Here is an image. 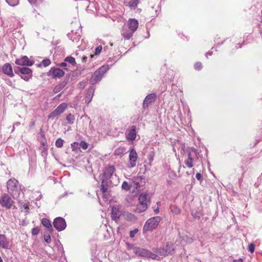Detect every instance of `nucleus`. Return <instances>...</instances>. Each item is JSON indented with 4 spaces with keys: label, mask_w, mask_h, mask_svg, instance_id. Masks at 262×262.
Returning a JSON list of instances; mask_svg holds the SVG:
<instances>
[{
    "label": "nucleus",
    "mask_w": 262,
    "mask_h": 262,
    "mask_svg": "<svg viewBox=\"0 0 262 262\" xmlns=\"http://www.w3.org/2000/svg\"><path fill=\"white\" fill-rule=\"evenodd\" d=\"M120 216V213L117 207H113L112 209L111 217L112 220L117 221Z\"/></svg>",
    "instance_id": "f3484780"
},
{
    "label": "nucleus",
    "mask_w": 262,
    "mask_h": 262,
    "mask_svg": "<svg viewBox=\"0 0 262 262\" xmlns=\"http://www.w3.org/2000/svg\"><path fill=\"white\" fill-rule=\"evenodd\" d=\"M149 201L148 199V195L145 193H142L139 197V203L147 204V202Z\"/></svg>",
    "instance_id": "5701e85b"
},
{
    "label": "nucleus",
    "mask_w": 262,
    "mask_h": 262,
    "mask_svg": "<svg viewBox=\"0 0 262 262\" xmlns=\"http://www.w3.org/2000/svg\"><path fill=\"white\" fill-rule=\"evenodd\" d=\"M67 120L70 124H73L74 123V121L75 120L74 116L72 115L71 114H69L66 117Z\"/></svg>",
    "instance_id": "c756f323"
},
{
    "label": "nucleus",
    "mask_w": 262,
    "mask_h": 262,
    "mask_svg": "<svg viewBox=\"0 0 262 262\" xmlns=\"http://www.w3.org/2000/svg\"><path fill=\"white\" fill-rule=\"evenodd\" d=\"M139 181H141V179L139 177L134 178L130 184V186L136 189L140 188L141 185Z\"/></svg>",
    "instance_id": "412c9836"
},
{
    "label": "nucleus",
    "mask_w": 262,
    "mask_h": 262,
    "mask_svg": "<svg viewBox=\"0 0 262 262\" xmlns=\"http://www.w3.org/2000/svg\"><path fill=\"white\" fill-rule=\"evenodd\" d=\"M208 55H211V53L210 52H208V53H206V56L207 57Z\"/></svg>",
    "instance_id": "052dcab7"
},
{
    "label": "nucleus",
    "mask_w": 262,
    "mask_h": 262,
    "mask_svg": "<svg viewBox=\"0 0 262 262\" xmlns=\"http://www.w3.org/2000/svg\"><path fill=\"white\" fill-rule=\"evenodd\" d=\"M15 62L17 65L27 66H31L34 63L33 61L30 60L29 58L26 56H24L19 59H16Z\"/></svg>",
    "instance_id": "1a4fd4ad"
},
{
    "label": "nucleus",
    "mask_w": 262,
    "mask_h": 262,
    "mask_svg": "<svg viewBox=\"0 0 262 262\" xmlns=\"http://www.w3.org/2000/svg\"><path fill=\"white\" fill-rule=\"evenodd\" d=\"M147 208V204L139 203V205L137 207V210L139 212H143L146 210Z\"/></svg>",
    "instance_id": "bb28decb"
},
{
    "label": "nucleus",
    "mask_w": 262,
    "mask_h": 262,
    "mask_svg": "<svg viewBox=\"0 0 262 262\" xmlns=\"http://www.w3.org/2000/svg\"><path fill=\"white\" fill-rule=\"evenodd\" d=\"M122 152H123V148H118L115 150V153L118 155Z\"/></svg>",
    "instance_id": "864d4df0"
},
{
    "label": "nucleus",
    "mask_w": 262,
    "mask_h": 262,
    "mask_svg": "<svg viewBox=\"0 0 262 262\" xmlns=\"http://www.w3.org/2000/svg\"><path fill=\"white\" fill-rule=\"evenodd\" d=\"M64 61L71 63L72 65H75L76 64L75 59L74 57L71 56L67 57L65 58Z\"/></svg>",
    "instance_id": "c85d7f7f"
},
{
    "label": "nucleus",
    "mask_w": 262,
    "mask_h": 262,
    "mask_svg": "<svg viewBox=\"0 0 262 262\" xmlns=\"http://www.w3.org/2000/svg\"><path fill=\"white\" fill-rule=\"evenodd\" d=\"M3 73L10 77L14 76L12 67L9 63H5L3 65L2 68Z\"/></svg>",
    "instance_id": "f8f14e48"
},
{
    "label": "nucleus",
    "mask_w": 262,
    "mask_h": 262,
    "mask_svg": "<svg viewBox=\"0 0 262 262\" xmlns=\"http://www.w3.org/2000/svg\"><path fill=\"white\" fill-rule=\"evenodd\" d=\"M93 56H94V55H91V58H93Z\"/></svg>",
    "instance_id": "69168bd1"
},
{
    "label": "nucleus",
    "mask_w": 262,
    "mask_h": 262,
    "mask_svg": "<svg viewBox=\"0 0 262 262\" xmlns=\"http://www.w3.org/2000/svg\"><path fill=\"white\" fill-rule=\"evenodd\" d=\"M132 249L133 253L138 256L144 257L146 258H147L148 256L149 250L146 249L138 247H134Z\"/></svg>",
    "instance_id": "6e6552de"
},
{
    "label": "nucleus",
    "mask_w": 262,
    "mask_h": 262,
    "mask_svg": "<svg viewBox=\"0 0 262 262\" xmlns=\"http://www.w3.org/2000/svg\"><path fill=\"white\" fill-rule=\"evenodd\" d=\"M102 50V46H99L95 49V55H99Z\"/></svg>",
    "instance_id": "37998d69"
},
{
    "label": "nucleus",
    "mask_w": 262,
    "mask_h": 262,
    "mask_svg": "<svg viewBox=\"0 0 262 262\" xmlns=\"http://www.w3.org/2000/svg\"><path fill=\"white\" fill-rule=\"evenodd\" d=\"M42 63L43 64L44 67H46L50 65V64L51 63V61H50V59H43L42 61Z\"/></svg>",
    "instance_id": "c03bdc74"
},
{
    "label": "nucleus",
    "mask_w": 262,
    "mask_h": 262,
    "mask_svg": "<svg viewBox=\"0 0 262 262\" xmlns=\"http://www.w3.org/2000/svg\"><path fill=\"white\" fill-rule=\"evenodd\" d=\"M134 32L130 29L128 30L126 28H123L121 32V34L125 39H129L133 36Z\"/></svg>",
    "instance_id": "a211bd4d"
},
{
    "label": "nucleus",
    "mask_w": 262,
    "mask_h": 262,
    "mask_svg": "<svg viewBox=\"0 0 262 262\" xmlns=\"http://www.w3.org/2000/svg\"><path fill=\"white\" fill-rule=\"evenodd\" d=\"M195 178L198 180H202V174L200 173H197L195 175Z\"/></svg>",
    "instance_id": "3c124183"
},
{
    "label": "nucleus",
    "mask_w": 262,
    "mask_h": 262,
    "mask_svg": "<svg viewBox=\"0 0 262 262\" xmlns=\"http://www.w3.org/2000/svg\"><path fill=\"white\" fill-rule=\"evenodd\" d=\"M139 0H125L124 4L131 9H135L139 4Z\"/></svg>",
    "instance_id": "aec40b11"
},
{
    "label": "nucleus",
    "mask_w": 262,
    "mask_h": 262,
    "mask_svg": "<svg viewBox=\"0 0 262 262\" xmlns=\"http://www.w3.org/2000/svg\"><path fill=\"white\" fill-rule=\"evenodd\" d=\"M68 79H66L56 85L53 89V92L56 94L62 90L67 84Z\"/></svg>",
    "instance_id": "dca6fc26"
},
{
    "label": "nucleus",
    "mask_w": 262,
    "mask_h": 262,
    "mask_svg": "<svg viewBox=\"0 0 262 262\" xmlns=\"http://www.w3.org/2000/svg\"><path fill=\"white\" fill-rule=\"evenodd\" d=\"M79 143L77 142H75L71 144V147L73 150L76 149Z\"/></svg>",
    "instance_id": "09e8293b"
},
{
    "label": "nucleus",
    "mask_w": 262,
    "mask_h": 262,
    "mask_svg": "<svg viewBox=\"0 0 262 262\" xmlns=\"http://www.w3.org/2000/svg\"><path fill=\"white\" fill-rule=\"evenodd\" d=\"M39 232L38 227H35L32 229V234L34 235H37Z\"/></svg>",
    "instance_id": "a18cd8bd"
},
{
    "label": "nucleus",
    "mask_w": 262,
    "mask_h": 262,
    "mask_svg": "<svg viewBox=\"0 0 262 262\" xmlns=\"http://www.w3.org/2000/svg\"><path fill=\"white\" fill-rule=\"evenodd\" d=\"M128 27L132 32H134L138 27V21L136 19H129Z\"/></svg>",
    "instance_id": "4468645a"
},
{
    "label": "nucleus",
    "mask_w": 262,
    "mask_h": 262,
    "mask_svg": "<svg viewBox=\"0 0 262 262\" xmlns=\"http://www.w3.org/2000/svg\"><path fill=\"white\" fill-rule=\"evenodd\" d=\"M32 75H27L26 76H21V78L25 80V81H28L30 78L31 77Z\"/></svg>",
    "instance_id": "de8ad7c7"
},
{
    "label": "nucleus",
    "mask_w": 262,
    "mask_h": 262,
    "mask_svg": "<svg viewBox=\"0 0 262 262\" xmlns=\"http://www.w3.org/2000/svg\"><path fill=\"white\" fill-rule=\"evenodd\" d=\"M53 226L57 231H61L66 228L67 224L64 219L58 217L54 219Z\"/></svg>",
    "instance_id": "0eeeda50"
},
{
    "label": "nucleus",
    "mask_w": 262,
    "mask_h": 262,
    "mask_svg": "<svg viewBox=\"0 0 262 262\" xmlns=\"http://www.w3.org/2000/svg\"><path fill=\"white\" fill-rule=\"evenodd\" d=\"M188 166V167H192L193 166V165H187Z\"/></svg>",
    "instance_id": "680f3d73"
},
{
    "label": "nucleus",
    "mask_w": 262,
    "mask_h": 262,
    "mask_svg": "<svg viewBox=\"0 0 262 262\" xmlns=\"http://www.w3.org/2000/svg\"><path fill=\"white\" fill-rule=\"evenodd\" d=\"M6 2L11 6L14 7L18 4V0H6Z\"/></svg>",
    "instance_id": "7c9ffc66"
},
{
    "label": "nucleus",
    "mask_w": 262,
    "mask_h": 262,
    "mask_svg": "<svg viewBox=\"0 0 262 262\" xmlns=\"http://www.w3.org/2000/svg\"><path fill=\"white\" fill-rule=\"evenodd\" d=\"M194 68L196 70H200L202 68V64L201 62H196L194 64Z\"/></svg>",
    "instance_id": "49530a36"
},
{
    "label": "nucleus",
    "mask_w": 262,
    "mask_h": 262,
    "mask_svg": "<svg viewBox=\"0 0 262 262\" xmlns=\"http://www.w3.org/2000/svg\"><path fill=\"white\" fill-rule=\"evenodd\" d=\"M18 68H20L19 67H16L14 68V72L15 73L17 74L18 72H20Z\"/></svg>",
    "instance_id": "5fc2aeb1"
},
{
    "label": "nucleus",
    "mask_w": 262,
    "mask_h": 262,
    "mask_svg": "<svg viewBox=\"0 0 262 262\" xmlns=\"http://www.w3.org/2000/svg\"><path fill=\"white\" fill-rule=\"evenodd\" d=\"M135 165H134V164L131 165V166H130L129 167H130V168L133 167H134Z\"/></svg>",
    "instance_id": "e2e57ef3"
},
{
    "label": "nucleus",
    "mask_w": 262,
    "mask_h": 262,
    "mask_svg": "<svg viewBox=\"0 0 262 262\" xmlns=\"http://www.w3.org/2000/svg\"><path fill=\"white\" fill-rule=\"evenodd\" d=\"M44 239L48 244L51 243V236L49 233H44Z\"/></svg>",
    "instance_id": "e433bc0d"
},
{
    "label": "nucleus",
    "mask_w": 262,
    "mask_h": 262,
    "mask_svg": "<svg viewBox=\"0 0 262 262\" xmlns=\"http://www.w3.org/2000/svg\"><path fill=\"white\" fill-rule=\"evenodd\" d=\"M20 125V123H19V122H17L15 123L14 124V125H13V128H14V126H15V125L18 126V125Z\"/></svg>",
    "instance_id": "13d9d810"
},
{
    "label": "nucleus",
    "mask_w": 262,
    "mask_h": 262,
    "mask_svg": "<svg viewBox=\"0 0 262 262\" xmlns=\"http://www.w3.org/2000/svg\"><path fill=\"white\" fill-rule=\"evenodd\" d=\"M124 215L129 220H132V219L134 218V215L128 212H125Z\"/></svg>",
    "instance_id": "58836bf2"
},
{
    "label": "nucleus",
    "mask_w": 262,
    "mask_h": 262,
    "mask_svg": "<svg viewBox=\"0 0 262 262\" xmlns=\"http://www.w3.org/2000/svg\"><path fill=\"white\" fill-rule=\"evenodd\" d=\"M136 127H135V126H133L127 136V139L128 140L133 141L136 139Z\"/></svg>",
    "instance_id": "4be33fe9"
},
{
    "label": "nucleus",
    "mask_w": 262,
    "mask_h": 262,
    "mask_svg": "<svg viewBox=\"0 0 262 262\" xmlns=\"http://www.w3.org/2000/svg\"><path fill=\"white\" fill-rule=\"evenodd\" d=\"M188 159L186 162V164H192V163L193 162V158L192 157L191 154L189 153L187 155Z\"/></svg>",
    "instance_id": "4c0bfd02"
},
{
    "label": "nucleus",
    "mask_w": 262,
    "mask_h": 262,
    "mask_svg": "<svg viewBox=\"0 0 262 262\" xmlns=\"http://www.w3.org/2000/svg\"><path fill=\"white\" fill-rule=\"evenodd\" d=\"M58 115H59V114L57 113L56 111L55 110L49 115L48 118L49 119H53L55 117L58 116Z\"/></svg>",
    "instance_id": "f704fd0d"
},
{
    "label": "nucleus",
    "mask_w": 262,
    "mask_h": 262,
    "mask_svg": "<svg viewBox=\"0 0 262 262\" xmlns=\"http://www.w3.org/2000/svg\"><path fill=\"white\" fill-rule=\"evenodd\" d=\"M60 67H62L63 68H64L65 69H67L66 67L67 66V62H62L59 64Z\"/></svg>",
    "instance_id": "603ef678"
},
{
    "label": "nucleus",
    "mask_w": 262,
    "mask_h": 262,
    "mask_svg": "<svg viewBox=\"0 0 262 262\" xmlns=\"http://www.w3.org/2000/svg\"><path fill=\"white\" fill-rule=\"evenodd\" d=\"M154 212L155 213L158 214L159 212V208H157V209H155Z\"/></svg>",
    "instance_id": "6e6d98bb"
},
{
    "label": "nucleus",
    "mask_w": 262,
    "mask_h": 262,
    "mask_svg": "<svg viewBox=\"0 0 262 262\" xmlns=\"http://www.w3.org/2000/svg\"><path fill=\"white\" fill-rule=\"evenodd\" d=\"M8 192L14 198L17 199L20 192V188L18 182L15 179H9L7 183Z\"/></svg>",
    "instance_id": "f03ea898"
},
{
    "label": "nucleus",
    "mask_w": 262,
    "mask_h": 262,
    "mask_svg": "<svg viewBox=\"0 0 262 262\" xmlns=\"http://www.w3.org/2000/svg\"><path fill=\"white\" fill-rule=\"evenodd\" d=\"M147 258H151L152 259L159 260L160 257L158 254H156L155 253H152L149 250L148 253V256Z\"/></svg>",
    "instance_id": "cd10ccee"
},
{
    "label": "nucleus",
    "mask_w": 262,
    "mask_h": 262,
    "mask_svg": "<svg viewBox=\"0 0 262 262\" xmlns=\"http://www.w3.org/2000/svg\"><path fill=\"white\" fill-rule=\"evenodd\" d=\"M137 154L134 149H132L129 153V159L132 162H135L137 160Z\"/></svg>",
    "instance_id": "393cba45"
},
{
    "label": "nucleus",
    "mask_w": 262,
    "mask_h": 262,
    "mask_svg": "<svg viewBox=\"0 0 262 262\" xmlns=\"http://www.w3.org/2000/svg\"><path fill=\"white\" fill-rule=\"evenodd\" d=\"M29 2H30V0H29Z\"/></svg>",
    "instance_id": "338daca9"
},
{
    "label": "nucleus",
    "mask_w": 262,
    "mask_h": 262,
    "mask_svg": "<svg viewBox=\"0 0 262 262\" xmlns=\"http://www.w3.org/2000/svg\"><path fill=\"white\" fill-rule=\"evenodd\" d=\"M53 77L54 78H60L62 77L64 72L59 68H52L49 72Z\"/></svg>",
    "instance_id": "9d476101"
},
{
    "label": "nucleus",
    "mask_w": 262,
    "mask_h": 262,
    "mask_svg": "<svg viewBox=\"0 0 262 262\" xmlns=\"http://www.w3.org/2000/svg\"><path fill=\"white\" fill-rule=\"evenodd\" d=\"M153 251L157 253L159 256H166L169 254H172L174 251L172 245H169L167 243L165 246L160 248L153 249Z\"/></svg>",
    "instance_id": "39448f33"
},
{
    "label": "nucleus",
    "mask_w": 262,
    "mask_h": 262,
    "mask_svg": "<svg viewBox=\"0 0 262 262\" xmlns=\"http://www.w3.org/2000/svg\"><path fill=\"white\" fill-rule=\"evenodd\" d=\"M41 223L48 229V231L50 233H52L53 231V228H52V225L49 220L46 218L42 219Z\"/></svg>",
    "instance_id": "6ab92c4d"
},
{
    "label": "nucleus",
    "mask_w": 262,
    "mask_h": 262,
    "mask_svg": "<svg viewBox=\"0 0 262 262\" xmlns=\"http://www.w3.org/2000/svg\"><path fill=\"white\" fill-rule=\"evenodd\" d=\"M67 107V104L66 103H62L55 109V110L57 113L60 115L65 111Z\"/></svg>",
    "instance_id": "b1692460"
},
{
    "label": "nucleus",
    "mask_w": 262,
    "mask_h": 262,
    "mask_svg": "<svg viewBox=\"0 0 262 262\" xmlns=\"http://www.w3.org/2000/svg\"><path fill=\"white\" fill-rule=\"evenodd\" d=\"M171 211L175 214H178L181 212L180 209L176 206H171Z\"/></svg>",
    "instance_id": "473e14b6"
},
{
    "label": "nucleus",
    "mask_w": 262,
    "mask_h": 262,
    "mask_svg": "<svg viewBox=\"0 0 262 262\" xmlns=\"http://www.w3.org/2000/svg\"><path fill=\"white\" fill-rule=\"evenodd\" d=\"M18 69H19L22 74L32 75V70L29 68L22 67L21 68H18Z\"/></svg>",
    "instance_id": "a878e982"
},
{
    "label": "nucleus",
    "mask_w": 262,
    "mask_h": 262,
    "mask_svg": "<svg viewBox=\"0 0 262 262\" xmlns=\"http://www.w3.org/2000/svg\"><path fill=\"white\" fill-rule=\"evenodd\" d=\"M233 262H243V260L242 259H238L234 260L233 261Z\"/></svg>",
    "instance_id": "4d7b16f0"
},
{
    "label": "nucleus",
    "mask_w": 262,
    "mask_h": 262,
    "mask_svg": "<svg viewBox=\"0 0 262 262\" xmlns=\"http://www.w3.org/2000/svg\"><path fill=\"white\" fill-rule=\"evenodd\" d=\"M79 146L83 149H86L88 147V143L84 141H82L80 142V143L78 144Z\"/></svg>",
    "instance_id": "c9c22d12"
},
{
    "label": "nucleus",
    "mask_w": 262,
    "mask_h": 262,
    "mask_svg": "<svg viewBox=\"0 0 262 262\" xmlns=\"http://www.w3.org/2000/svg\"><path fill=\"white\" fill-rule=\"evenodd\" d=\"M161 221V217L159 216L151 217L147 220L144 225L143 231L147 232L152 231L156 229Z\"/></svg>",
    "instance_id": "20e7f679"
},
{
    "label": "nucleus",
    "mask_w": 262,
    "mask_h": 262,
    "mask_svg": "<svg viewBox=\"0 0 262 262\" xmlns=\"http://www.w3.org/2000/svg\"><path fill=\"white\" fill-rule=\"evenodd\" d=\"M94 91L95 89L93 86H91L89 88L85 98V103L88 104L90 103L93 98Z\"/></svg>",
    "instance_id": "2eb2a0df"
},
{
    "label": "nucleus",
    "mask_w": 262,
    "mask_h": 262,
    "mask_svg": "<svg viewBox=\"0 0 262 262\" xmlns=\"http://www.w3.org/2000/svg\"><path fill=\"white\" fill-rule=\"evenodd\" d=\"M138 229L136 228L133 230H132L129 232V236L131 238H133L135 237V235L138 233Z\"/></svg>",
    "instance_id": "ea45409f"
},
{
    "label": "nucleus",
    "mask_w": 262,
    "mask_h": 262,
    "mask_svg": "<svg viewBox=\"0 0 262 262\" xmlns=\"http://www.w3.org/2000/svg\"><path fill=\"white\" fill-rule=\"evenodd\" d=\"M86 84V82H81L79 83V88L80 89H83Z\"/></svg>",
    "instance_id": "8fccbe9b"
},
{
    "label": "nucleus",
    "mask_w": 262,
    "mask_h": 262,
    "mask_svg": "<svg viewBox=\"0 0 262 262\" xmlns=\"http://www.w3.org/2000/svg\"><path fill=\"white\" fill-rule=\"evenodd\" d=\"M61 96V94H58V95L57 96V97H60Z\"/></svg>",
    "instance_id": "0e129e2a"
},
{
    "label": "nucleus",
    "mask_w": 262,
    "mask_h": 262,
    "mask_svg": "<svg viewBox=\"0 0 262 262\" xmlns=\"http://www.w3.org/2000/svg\"><path fill=\"white\" fill-rule=\"evenodd\" d=\"M14 203V201L8 194L5 193L2 196L0 204L2 207L10 209L13 206V208L14 209L15 206L13 205Z\"/></svg>",
    "instance_id": "423d86ee"
},
{
    "label": "nucleus",
    "mask_w": 262,
    "mask_h": 262,
    "mask_svg": "<svg viewBox=\"0 0 262 262\" xmlns=\"http://www.w3.org/2000/svg\"><path fill=\"white\" fill-rule=\"evenodd\" d=\"M254 249L255 245L251 243L249 245L248 250L250 252L252 253H253L254 251Z\"/></svg>",
    "instance_id": "a19ab883"
},
{
    "label": "nucleus",
    "mask_w": 262,
    "mask_h": 262,
    "mask_svg": "<svg viewBox=\"0 0 262 262\" xmlns=\"http://www.w3.org/2000/svg\"><path fill=\"white\" fill-rule=\"evenodd\" d=\"M86 59H87V57H86V56L83 57V58H82L83 61H84V62L86 61Z\"/></svg>",
    "instance_id": "bf43d9fd"
},
{
    "label": "nucleus",
    "mask_w": 262,
    "mask_h": 262,
    "mask_svg": "<svg viewBox=\"0 0 262 262\" xmlns=\"http://www.w3.org/2000/svg\"><path fill=\"white\" fill-rule=\"evenodd\" d=\"M108 66H103L99 68L92 75L90 82L92 84H94L100 81L104 74L108 71Z\"/></svg>",
    "instance_id": "7ed1b4c3"
},
{
    "label": "nucleus",
    "mask_w": 262,
    "mask_h": 262,
    "mask_svg": "<svg viewBox=\"0 0 262 262\" xmlns=\"http://www.w3.org/2000/svg\"><path fill=\"white\" fill-rule=\"evenodd\" d=\"M130 185H129L126 181L123 182L122 184V188L125 190H129L130 189Z\"/></svg>",
    "instance_id": "72a5a7b5"
},
{
    "label": "nucleus",
    "mask_w": 262,
    "mask_h": 262,
    "mask_svg": "<svg viewBox=\"0 0 262 262\" xmlns=\"http://www.w3.org/2000/svg\"><path fill=\"white\" fill-rule=\"evenodd\" d=\"M115 167L110 165L105 167L103 170L101 190L104 193L108 189V186L117 185L119 180L116 174H114Z\"/></svg>",
    "instance_id": "f257e3e1"
},
{
    "label": "nucleus",
    "mask_w": 262,
    "mask_h": 262,
    "mask_svg": "<svg viewBox=\"0 0 262 262\" xmlns=\"http://www.w3.org/2000/svg\"><path fill=\"white\" fill-rule=\"evenodd\" d=\"M156 95L155 93H151L148 94L145 98L143 103V107H147L148 105L153 102L156 98Z\"/></svg>",
    "instance_id": "9b49d317"
},
{
    "label": "nucleus",
    "mask_w": 262,
    "mask_h": 262,
    "mask_svg": "<svg viewBox=\"0 0 262 262\" xmlns=\"http://www.w3.org/2000/svg\"><path fill=\"white\" fill-rule=\"evenodd\" d=\"M63 140L61 138H58L55 142V145L57 147H61L63 146Z\"/></svg>",
    "instance_id": "2f4dec72"
},
{
    "label": "nucleus",
    "mask_w": 262,
    "mask_h": 262,
    "mask_svg": "<svg viewBox=\"0 0 262 262\" xmlns=\"http://www.w3.org/2000/svg\"><path fill=\"white\" fill-rule=\"evenodd\" d=\"M20 207H21V209H23V208L24 209V210H25V212H29V207L27 204L22 203H21Z\"/></svg>",
    "instance_id": "79ce46f5"
},
{
    "label": "nucleus",
    "mask_w": 262,
    "mask_h": 262,
    "mask_svg": "<svg viewBox=\"0 0 262 262\" xmlns=\"http://www.w3.org/2000/svg\"><path fill=\"white\" fill-rule=\"evenodd\" d=\"M0 247L4 249H9V242L4 234H0Z\"/></svg>",
    "instance_id": "ddd939ff"
}]
</instances>
